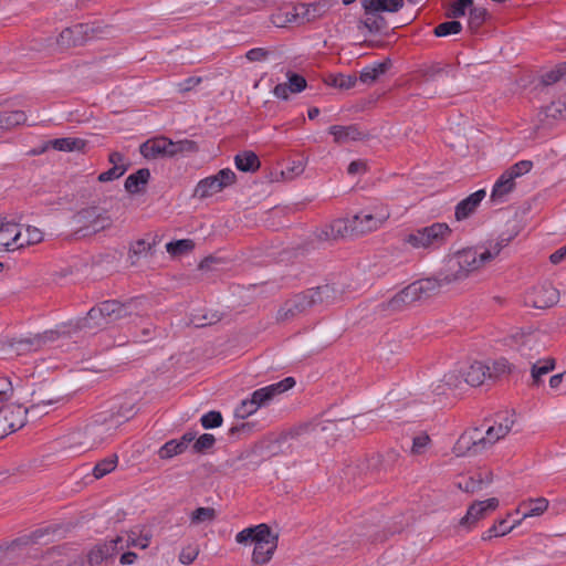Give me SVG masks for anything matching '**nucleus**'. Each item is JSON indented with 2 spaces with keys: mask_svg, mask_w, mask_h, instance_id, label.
Masks as SVG:
<instances>
[{
  "mask_svg": "<svg viewBox=\"0 0 566 566\" xmlns=\"http://www.w3.org/2000/svg\"><path fill=\"white\" fill-rule=\"evenodd\" d=\"M516 235L517 231L502 232L483 250L479 248L460 250L447 258L443 269L437 276L415 281L399 292L409 305L427 298L438 293L442 286L467 279L471 272L494 260Z\"/></svg>",
  "mask_w": 566,
  "mask_h": 566,
  "instance_id": "nucleus-1",
  "label": "nucleus"
},
{
  "mask_svg": "<svg viewBox=\"0 0 566 566\" xmlns=\"http://www.w3.org/2000/svg\"><path fill=\"white\" fill-rule=\"evenodd\" d=\"M516 235L517 231L502 232L483 250L479 248L460 250L447 258L443 269L437 276L415 281L399 292L409 305L427 298L438 293L442 286L467 279L471 272L494 260Z\"/></svg>",
  "mask_w": 566,
  "mask_h": 566,
  "instance_id": "nucleus-2",
  "label": "nucleus"
},
{
  "mask_svg": "<svg viewBox=\"0 0 566 566\" xmlns=\"http://www.w3.org/2000/svg\"><path fill=\"white\" fill-rule=\"evenodd\" d=\"M13 396V386L9 378L0 377V439L22 428L27 422V415L34 412L42 415V408L56 403L60 398L46 394L43 388L33 390L31 406L23 408L21 405L10 403Z\"/></svg>",
  "mask_w": 566,
  "mask_h": 566,
  "instance_id": "nucleus-3",
  "label": "nucleus"
},
{
  "mask_svg": "<svg viewBox=\"0 0 566 566\" xmlns=\"http://www.w3.org/2000/svg\"><path fill=\"white\" fill-rule=\"evenodd\" d=\"M143 312V298L140 297L129 298L126 302L107 300L92 307L85 317L77 319L74 329L93 332L108 323L132 316H142Z\"/></svg>",
  "mask_w": 566,
  "mask_h": 566,
  "instance_id": "nucleus-4",
  "label": "nucleus"
},
{
  "mask_svg": "<svg viewBox=\"0 0 566 566\" xmlns=\"http://www.w3.org/2000/svg\"><path fill=\"white\" fill-rule=\"evenodd\" d=\"M336 298V290L329 284L307 289L304 292L293 295L279 308L276 319L289 322L308 313L313 307L321 304H328Z\"/></svg>",
  "mask_w": 566,
  "mask_h": 566,
  "instance_id": "nucleus-5",
  "label": "nucleus"
},
{
  "mask_svg": "<svg viewBox=\"0 0 566 566\" xmlns=\"http://www.w3.org/2000/svg\"><path fill=\"white\" fill-rule=\"evenodd\" d=\"M452 230L447 223L434 222L407 234L403 241L415 249H438L450 238Z\"/></svg>",
  "mask_w": 566,
  "mask_h": 566,
  "instance_id": "nucleus-6",
  "label": "nucleus"
},
{
  "mask_svg": "<svg viewBox=\"0 0 566 566\" xmlns=\"http://www.w3.org/2000/svg\"><path fill=\"white\" fill-rule=\"evenodd\" d=\"M73 220L78 224L76 233H81L83 237L99 232L112 226V219L106 210L98 207H87L80 210L73 217Z\"/></svg>",
  "mask_w": 566,
  "mask_h": 566,
  "instance_id": "nucleus-7",
  "label": "nucleus"
},
{
  "mask_svg": "<svg viewBox=\"0 0 566 566\" xmlns=\"http://www.w3.org/2000/svg\"><path fill=\"white\" fill-rule=\"evenodd\" d=\"M117 429L116 421H111L107 415H101L84 429L85 440L82 442L86 449H93L106 441Z\"/></svg>",
  "mask_w": 566,
  "mask_h": 566,
  "instance_id": "nucleus-8",
  "label": "nucleus"
},
{
  "mask_svg": "<svg viewBox=\"0 0 566 566\" xmlns=\"http://www.w3.org/2000/svg\"><path fill=\"white\" fill-rule=\"evenodd\" d=\"M259 535L254 542L252 562L255 565L266 564L277 547V535L272 534L271 527L266 524L258 525Z\"/></svg>",
  "mask_w": 566,
  "mask_h": 566,
  "instance_id": "nucleus-9",
  "label": "nucleus"
},
{
  "mask_svg": "<svg viewBox=\"0 0 566 566\" xmlns=\"http://www.w3.org/2000/svg\"><path fill=\"white\" fill-rule=\"evenodd\" d=\"M390 217L386 208L375 209L374 211H360L352 217L353 228L356 235L365 234L379 229Z\"/></svg>",
  "mask_w": 566,
  "mask_h": 566,
  "instance_id": "nucleus-10",
  "label": "nucleus"
},
{
  "mask_svg": "<svg viewBox=\"0 0 566 566\" xmlns=\"http://www.w3.org/2000/svg\"><path fill=\"white\" fill-rule=\"evenodd\" d=\"M62 334H66L65 331H46L43 334H36L31 337L12 339L9 346L17 355H24L27 353L36 352L48 342L57 339Z\"/></svg>",
  "mask_w": 566,
  "mask_h": 566,
  "instance_id": "nucleus-11",
  "label": "nucleus"
},
{
  "mask_svg": "<svg viewBox=\"0 0 566 566\" xmlns=\"http://www.w3.org/2000/svg\"><path fill=\"white\" fill-rule=\"evenodd\" d=\"M559 300V292L551 283H543L533 287L525 295V304L534 308H548Z\"/></svg>",
  "mask_w": 566,
  "mask_h": 566,
  "instance_id": "nucleus-12",
  "label": "nucleus"
},
{
  "mask_svg": "<svg viewBox=\"0 0 566 566\" xmlns=\"http://www.w3.org/2000/svg\"><path fill=\"white\" fill-rule=\"evenodd\" d=\"M95 29L87 23H78L71 28H65L57 38V44L62 49L84 44L93 38Z\"/></svg>",
  "mask_w": 566,
  "mask_h": 566,
  "instance_id": "nucleus-13",
  "label": "nucleus"
},
{
  "mask_svg": "<svg viewBox=\"0 0 566 566\" xmlns=\"http://www.w3.org/2000/svg\"><path fill=\"white\" fill-rule=\"evenodd\" d=\"M176 145L174 142L165 136L155 137L146 140L139 147L140 154L147 159H155L158 157H175Z\"/></svg>",
  "mask_w": 566,
  "mask_h": 566,
  "instance_id": "nucleus-14",
  "label": "nucleus"
},
{
  "mask_svg": "<svg viewBox=\"0 0 566 566\" xmlns=\"http://www.w3.org/2000/svg\"><path fill=\"white\" fill-rule=\"evenodd\" d=\"M124 537L116 536L115 538L97 544L88 553V563L91 565H99L103 562H108L114 558L120 551L124 549Z\"/></svg>",
  "mask_w": 566,
  "mask_h": 566,
  "instance_id": "nucleus-15",
  "label": "nucleus"
},
{
  "mask_svg": "<svg viewBox=\"0 0 566 566\" xmlns=\"http://www.w3.org/2000/svg\"><path fill=\"white\" fill-rule=\"evenodd\" d=\"M294 378L286 377L279 382L254 390L251 395V399L255 402L254 405L259 409L261 407L268 406L275 396L285 392L286 390L294 387Z\"/></svg>",
  "mask_w": 566,
  "mask_h": 566,
  "instance_id": "nucleus-16",
  "label": "nucleus"
},
{
  "mask_svg": "<svg viewBox=\"0 0 566 566\" xmlns=\"http://www.w3.org/2000/svg\"><path fill=\"white\" fill-rule=\"evenodd\" d=\"M331 9L327 0H319L312 3H298L293 7L292 19L289 21L301 20L302 23L311 22L322 18Z\"/></svg>",
  "mask_w": 566,
  "mask_h": 566,
  "instance_id": "nucleus-17",
  "label": "nucleus"
},
{
  "mask_svg": "<svg viewBox=\"0 0 566 566\" xmlns=\"http://www.w3.org/2000/svg\"><path fill=\"white\" fill-rule=\"evenodd\" d=\"M499 506V500L491 497L485 501H478L471 504L467 514L461 518L460 525L471 528L478 521L485 517L490 512H493Z\"/></svg>",
  "mask_w": 566,
  "mask_h": 566,
  "instance_id": "nucleus-18",
  "label": "nucleus"
},
{
  "mask_svg": "<svg viewBox=\"0 0 566 566\" xmlns=\"http://www.w3.org/2000/svg\"><path fill=\"white\" fill-rule=\"evenodd\" d=\"M196 439V433L188 431L181 436L180 439H172L167 441L158 450V455L163 460H168L175 455L184 453L189 444Z\"/></svg>",
  "mask_w": 566,
  "mask_h": 566,
  "instance_id": "nucleus-19",
  "label": "nucleus"
},
{
  "mask_svg": "<svg viewBox=\"0 0 566 566\" xmlns=\"http://www.w3.org/2000/svg\"><path fill=\"white\" fill-rule=\"evenodd\" d=\"M486 192L484 189H480L455 206L454 218L457 221H463L470 218L480 206L481 201L485 198Z\"/></svg>",
  "mask_w": 566,
  "mask_h": 566,
  "instance_id": "nucleus-20",
  "label": "nucleus"
},
{
  "mask_svg": "<svg viewBox=\"0 0 566 566\" xmlns=\"http://www.w3.org/2000/svg\"><path fill=\"white\" fill-rule=\"evenodd\" d=\"M286 76L287 83H280L273 90L274 96L284 101L289 98V92L301 93L307 85L305 77L297 73L287 72Z\"/></svg>",
  "mask_w": 566,
  "mask_h": 566,
  "instance_id": "nucleus-21",
  "label": "nucleus"
},
{
  "mask_svg": "<svg viewBox=\"0 0 566 566\" xmlns=\"http://www.w3.org/2000/svg\"><path fill=\"white\" fill-rule=\"evenodd\" d=\"M354 223L350 219H337L334 220L325 230L322 231L319 238L326 240H337L339 238H347L356 235V232L353 228Z\"/></svg>",
  "mask_w": 566,
  "mask_h": 566,
  "instance_id": "nucleus-22",
  "label": "nucleus"
},
{
  "mask_svg": "<svg viewBox=\"0 0 566 566\" xmlns=\"http://www.w3.org/2000/svg\"><path fill=\"white\" fill-rule=\"evenodd\" d=\"M21 240V230L13 222L0 223V250L10 251L17 249V243Z\"/></svg>",
  "mask_w": 566,
  "mask_h": 566,
  "instance_id": "nucleus-23",
  "label": "nucleus"
},
{
  "mask_svg": "<svg viewBox=\"0 0 566 566\" xmlns=\"http://www.w3.org/2000/svg\"><path fill=\"white\" fill-rule=\"evenodd\" d=\"M329 134L334 136L336 143L343 144L347 142L361 140L366 134L359 129L357 125L340 126L333 125L329 127Z\"/></svg>",
  "mask_w": 566,
  "mask_h": 566,
  "instance_id": "nucleus-24",
  "label": "nucleus"
},
{
  "mask_svg": "<svg viewBox=\"0 0 566 566\" xmlns=\"http://www.w3.org/2000/svg\"><path fill=\"white\" fill-rule=\"evenodd\" d=\"M490 367L481 361H474L463 369V381L472 387L484 382Z\"/></svg>",
  "mask_w": 566,
  "mask_h": 566,
  "instance_id": "nucleus-25",
  "label": "nucleus"
},
{
  "mask_svg": "<svg viewBox=\"0 0 566 566\" xmlns=\"http://www.w3.org/2000/svg\"><path fill=\"white\" fill-rule=\"evenodd\" d=\"M484 474L488 478L486 480H483L482 472H475L473 475L463 479V481H460L458 485L461 490L468 493L481 491L492 482V472L485 471Z\"/></svg>",
  "mask_w": 566,
  "mask_h": 566,
  "instance_id": "nucleus-26",
  "label": "nucleus"
},
{
  "mask_svg": "<svg viewBox=\"0 0 566 566\" xmlns=\"http://www.w3.org/2000/svg\"><path fill=\"white\" fill-rule=\"evenodd\" d=\"M363 9H367L368 12L380 11V12H397L403 7V0H363Z\"/></svg>",
  "mask_w": 566,
  "mask_h": 566,
  "instance_id": "nucleus-27",
  "label": "nucleus"
},
{
  "mask_svg": "<svg viewBox=\"0 0 566 566\" xmlns=\"http://www.w3.org/2000/svg\"><path fill=\"white\" fill-rule=\"evenodd\" d=\"M514 424V419L510 417H505L503 421L499 422L496 426H491L485 431V439L489 442V447L504 438L512 429Z\"/></svg>",
  "mask_w": 566,
  "mask_h": 566,
  "instance_id": "nucleus-28",
  "label": "nucleus"
},
{
  "mask_svg": "<svg viewBox=\"0 0 566 566\" xmlns=\"http://www.w3.org/2000/svg\"><path fill=\"white\" fill-rule=\"evenodd\" d=\"M514 179L506 177L504 171L493 186L491 200L495 203L503 202L504 197L514 189Z\"/></svg>",
  "mask_w": 566,
  "mask_h": 566,
  "instance_id": "nucleus-29",
  "label": "nucleus"
},
{
  "mask_svg": "<svg viewBox=\"0 0 566 566\" xmlns=\"http://www.w3.org/2000/svg\"><path fill=\"white\" fill-rule=\"evenodd\" d=\"M235 167L240 171L254 172L260 168V159L255 153L245 150L234 157Z\"/></svg>",
  "mask_w": 566,
  "mask_h": 566,
  "instance_id": "nucleus-30",
  "label": "nucleus"
},
{
  "mask_svg": "<svg viewBox=\"0 0 566 566\" xmlns=\"http://www.w3.org/2000/svg\"><path fill=\"white\" fill-rule=\"evenodd\" d=\"M27 122V115L23 111L0 112V132L10 130Z\"/></svg>",
  "mask_w": 566,
  "mask_h": 566,
  "instance_id": "nucleus-31",
  "label": "nucleus"
},
{
  "mask_svg": "<svg viewBox=\"0 0 566 566\" xmlns=\"http://www.w3.org/2000/svg\"><path fill=\"white\" fill-rule=\"evenodd\" d=\"M150 178V171L147 168H142L136 172L129 175L125 180V189L129 193H138Z\"/></svg>",
  "mask_w": 566,
  "mask_h": 566,
  "instance_id": "nucleus-32",
  "label": "nucleus"
},
{
  "mask_svg": "<svg viewBox=\"0 0 566 566\" xmlns=\"http://www.w3.org/2000/svg\"><path fill=\"white\" fill-rule=\"evenodd\" d=\"M364 15L365 18L361 20V23L369 32L378 33L388 28L387 21L380 11L368 12L367 9H364Z\"/></svg>",
  "mask_w": 566,
  "mask_h": 566,
  "instance_id": "nucleus-33",
  "label": "nucleus"
},
{
  "mask_svg": "<svg viewBox=\"0 0 566 566\" xmlns=\"http://www.w3.org/2000/svg\"><path fill=\"white\" fill-rule=\"evenodd\" d=\"M221 190L219 179L214 176H210L198 182L195 189V197L205 199Z\"/></svg>",
  "mask_w": 566,
  "mask_h": 566,
  "instance_id": "nucleus-34",
  "label": "nucleus"
},
{
  "mask_svg": "<svg viewBox=\"0 0 566 566\" xmlns=\"http://www.w3.org/2000/svg\"><path fill=\"white\" fill-rule=\"evenodd\" d=\"M457 457L475 455L480 452V448L475 444L469 433L463 432L453 447Z\"/></svg>",
  "mask_w": 566,
  "mask_h": 566,
  "instance_id": "nucleus-35",
  "label": "nucleus"
},
{
  "mask_svg": "<svg viewBox=\"0 0 566 566\" xmlns=\"http://www.w3.org/2000/svg\"><path fill=\"white\" fill-rule=\"evenodd\" d=\"M51 148L60 151L82 150L86 143L81 138L63 137L49 140Z\"/></svg>",
  "mask_w": 566,
  "mask_h": 566,
  "instance_id": "nucleus-36",
  "label": "nucleus"
},
{
  "mask_svg": "<svg viewBox=\"0 0 566 566\" xmlns=\"http://www.w3.org/2000/svg\"><path fill=\"white\" fill-rule=\"evenodd\" d=\"M217 518V511L213 507H198L190 514V524L199 525L211 523Z\"/></svg>",
  "mask_w": 566,
  "mask_h": 566,
  "instance_id": "nucleus-37",
  "label": "nucleus"
},
{
  "mask_svg": "<svg viewBox=\"0 0 566 566\" xmlns=\"http://www.w3.org/2000/svg\"><path fill=\"white\" fill-rule=\"evenodd\" d=\"M555 368V360L552 358L538 360L532 365V378L534 385H539L541 377L548 374Z\"/></svg>",
  "mask_w": 566,
  "mask_h": 566,
  "instance_id": "nucleus-38",
  "label": "nucleus"
},
{
  "mask_svg": "<svg viewBox=\"0 0 566 566\" xmlns=\"http://www.w3.org/2000/svg\"><path fill=\"white\" fill-rule=\"evenodd\" d=\"M124 537V548L129 547H138L140 549H145L149 546L150 543V535L148 534H137L136 532L132 531L126 534Z\"/></svg>",
  "mask_w": 566,
  "mask_h": 566,
  "instance_id": "nucleus-39",
  "label": "nucleus"
},
{
  "mask_svg": "<svg viewBox=\"0 0 566 566\" xmlns=\"http://www.w3.org/2000/svg\"><path fill=\"white\" fill-rule=\"evenodd\" d=\"M356 81L357 78L355 75L331 74L327 76L325 82L327 85L337 88L349 90L355 85Z\"/></svg>",
  "mask_w": 566,
  "mask_h": 566,
  "instance_id": "nucleus-40",
  "label": "nucleus"
},
{
  "mask_svg": "<svg viewBox=\"0 0 566 566\" xmlns=\"http://www.w3.org/2000/svg\"><path fill=\"white\" fill-rule=\"evenodd\" d=\"M136 415L135 406L133 403L123 405L117 411L108 413L111 421H116L117 428L132 419Z\"/></svg>",
  "mask_w": 566,
  "mask_h": 566,
  "instance_id": "nucleus-41",
  "label": "nucleus"
},
{
  "mask_svg": "<svg viewBox=\"0 0 566 566\" xmlns=\"http://www.w3.org/2000/svg\"><path fill=\"white\" fill-rule=\"evenodd\" d=\"M43 240V232L32 226L25 228V233L21 232V240L17 243V249L23 248L24 245L36 244Z\"/></svg>",
  "mask_w": 566,
  "mask_h": 566,
  "instance_id": "nucleus-42",
  "label": "nucleus"
},
{
  "mask_svg": "<svg viewBox=\"0 0 566 566\" xmlns=\"http://www.w3.org/2000/svg\"><path fill=\"white\" fill-rule=\"evenodd\" d=\"M117 455L113 454L108 458H105L96 463V465L93 469V475L96 479H101L105 476L106 474L111 473L113 470H115L117 465Z\"/></svg>",
  "mask_w": 566,
  "mask_h": 566,
  "instance_id": "nucleus-43",
  "label": "nucleus"
},
{
  "mask_svg": "<svg viewBox=\"0 0 566 566\" xmlns=\"http://www.w3.org/2000/svg\"><path fill=\"white\" fill-rule=\"evenodd\" d=\"M518 523L520 522H516L513 525L507 526V521L505 518L501 520L497 524H494L482 534V539L490 541L493 537L504 536L505 534L510 533Z\"/></svg>",
  "mask_w": 566,
  "mask_h": 566,
  "instance_id": "nucleus-44",
  "label": "nucleus"
},
{
  "mask_svg": "<svg viewBox=\"0 0 566 566\" xmlns=\"http://www.w3.org/2000/svg\"><path fill=\"white\" fill-rule=\"evenodd\" d=\"M566 82V63L557 66L555 70H551L541 76V82L545 86L553 85L557 82Z\"/></svg>",
  "mask_w": 566,
  "mask_h": 566,
  "instance_id": "nucleus-45",
  "label": "nucleus"
},
{
  "mask_svg": "<svg viewBox=\"0 0 566 566\" xmlns=\"http://www.w3.org/2000/svg\"><path fill=\"white\" fill-rule=\"evenodd\" d=\"M462 31V24L461 22L457 20L447 21L443 23L438 24L434 30L433 34L438 38L448 36L452 34H458Z\"/></svg>",
  "mask_w": 566,
  "mask_h": 566,
  "instance_id": "nucleus-46",
  "label": "nucleus"
},
{
  "mask_svg": "<svg viewBox=\"0 0 566 566\" xmlns=\"http://www.w3.org/2000/svg\"><path fill=\"white\" fill-rule=\"evenodd\" d=\"M193 248L195 243L189 239L177 240L166 244L167 252L174 256L190 252Z\"/></svg>",
  "mask_w": 566,
  "mask_h": 566,
  "instance_id": "nucleus-47",
  "label": "nucleus"
},
{
  "mask_svg": "<svg viewBox=\"0 0 566 566\" xmlns=\"http://www.w3.org/2000/svg\"><path fill=\"white\" fill-rule=\"evenodd\" d=\"M525 507H527V511L523 513V517L528 516H537L543 514L547 507H548V501L545 497H538L535 500H530V502L526 504H523Z\"/></svg>",
  "mask_w": 566,
  "mask_h": 566,
  "instance_id": "nucleus-48",
  "label": "nucleus"
},
{
  "mask_svg": "<svg viewBox=\"0 0 566 566\" xmlns=\"http://www.w3.org/2000/svg\"><path fill=\"white\" fill-rule=\"evenodd\" d=\"M409 304L405 302V297L400 292L395 294L388 302L381 303L379 306L382 311L399 312L407 307Z\"/></svg>",
  "mask_w": 566,
  "mask_h": 566,
  "instance_id": "nucleus-49",
  "label": "nucleus"
},
{
  "mask_svg": "<svg viewBox=\"0 0 566 566\" xmlns=\"http://www.w3.org/2000/svg\"><path fill=\"white\" fill-rule=\"evenodd\" d=\"M216 443V438L211 433L201 434L193 443L192 449L196 453H205Z\"/></svg>",
  "mask_w": 566,
  "mask_h": 566,
  "instance_id": "nucleus-50",
  "label": "nucleus"
},
{
  "mask_svg": "<svg viewBox=\"0 0 566 566\" xmlns=\"http://www.w3.org/2000/svg\"><path fill=\"white\" fill-rule=\"evenodd\" d=\"M533 167V163L531 160H521L516 164H514L512 167H510L506 172V177L515 178L521 177L525 174H527Z\"/></svg>",
  "mask_w": 566,
  "mask_h": 566,
  "instance_id": "nucleus-51",
  "label": "nucleus"
},
{
  "mask_svg": "<svg viewBox=\"0 0 566 566\" xmlns=\"http://www.w3.org/2000/svg\"><path fill=\"white\" fill-rule=\"evenodd\" d=\"M222 421H223V418H222L221 412L214 411V410L205 413L200 419L201 426L205 429L218 428L222 424Z\"/></svg>",
  "mask_w": 566,
  "mask_h": 566,
  "instance_id": "nucleus-52",
  "label": "nucleus"
},
{
  "mask_svg": "<svg viewBox=\"0 0 566 566\" xmlns=\"http://www.w3.org/2000/svg\"><path fill=\"white\" fill-rule=\"evenodd\" d=\"M473 6V1L472 0H458L455 2H453L448 12H447V17L448 18H461L465 14V10L468 8H471Z\"/></svg>",
  "mask_w": 566,
  "mask_h": 566,
  "instance_id": "nucleus-53",
  "label": "nucleus"
},
{
  "mask_svg": "<svg viewBox=\"0 0 566 566\" xmlns=\"http://www.w3.org/2000/svg\"><path fill=\"white\" fill-rule=\"evenodd\" d=\"M486 17V10L483 8H470L469 14V28L472 30H476L484 22Z\"/></svg>",
  "mask_w": 566,
  "mask_h": 566,
  "instance_id": "nucleus-54",
  "label": "nucleus"
},
{
  "mask_svg": "<svg viewBox=\"0 0 566 566\" xmlns=\"http://www.w3.org/2000/svg\"><path fill=\"white\" fill-rule=\"evenodd\" d=\"M511 371V365L505 358H500L493 363L492 368L490 367V370L486 371L489 378H497L504 374H507Z\"/></svg>",
  "mask_w": 566,
  "mask_h": 566,
  "instance_id": "nucleus-55",
  "label": "nucleus"
},
{
  "mask_svg": "<svg viewBox=\"0 0 566 566\" xmlns=\"http://www.w3.org/2000/svg\"><path fill=\"white\" fill-rule=\"evenodd\" d=\"M254 403L255 402L251 398L242 400L241 403L234 410L235 417L240 419H245L249 416L253 415L258 410Z\"/></svg>",
  "mask_w": 566,
  "mask_h": 566,
  "instance_id": "nucleus-56",
  "label": "nucleus"
},
{
  "mask_svg": "<svg viewBox=\"0 0 566 566\" xmlns=\"http://www.w3.org/2000/svg\"><path fill=\"white\" fill-rule=\"evenodd\" d=\"M314 429L315 428L313 426H311L308 423H303V424L296 426L294 428H291L290 430L284 432L281 437V440L287 441L290 439H297Z\"/></svg>",
  "mask_w": 566,
  "mask_h": 566,
  "instance_id": "nucleus-57",
  "label": "nucleus"
},
{
  "mask_svg": "<svg viewBox=\"0 0 566 566\" xmlns=\"http://www.w3.org/2000/svg\"><path fill=\"white\" fill-rule=\"evenodd\" d=\"M451 66L449 64H442V63H433L424 69L421 70V74L427 80H434L440 74L449 70Z\"/></svg>",
  "mask_w": 566,
  "mask_h": 566,
  "instance_id": "nucleus-58",
  "label": "nucleus"
},
{
  "mask_svg": "<svg viewBox=\"0 0 566 566\" xmlns=\"http://www.w3.org/2000/svg\"><path fill=\"white\" fill-rule=\"evenodd\" d=\"M546 117L562 118L566 115V102H553L551 105L545 107Z\"/></svg>",
  "mask_w": 566,
  "mask_h": 566,
  "instance_id": "nucleus-59",
  "label": "nucleus"
},
{
  "mask_svg": "<svg viewBox=\"0 0 566 566\" xmlns=\"http://www.w3.org/2000/svg\"><path fill=\"white\" fill-rule=\"evenodd\" d=\"M259 530L258 528V525L254 526V527H248V528H244L242 530L241 532H239L235 536V541L239 543V544H245L248 543L249 541L251 542H255L256 539V535H259Z\"/></svg>",
  "mask_w": 566,
  "mask_h": 566,
  "instance_id": "nucleus-60",
  "label": "nucleus"
},
{
  "mask_svg": "<svg viewBox=\"0 0 566 566\" xmlns=\"http://www.w3.org/2000/svg\"><path fill=\"white\" fill-rule=\"evenodd\" d=\"M443 380L450 388H460L463 381V369L450 371L444 375Z\"/></svg>",
  "mask_w": 566,
  "mask_h": 566,
  "instance_id": "nucleus-61",
  "label": "nucleus"
},
{
  "mask_svg": "<svg viewBox=\"0 0 566 566\" xmlns=\"http://www.w3.org/2000/svg\"><path fill=\"white\" fill-rule=\"evenodd\" d=\"M126 171V167H112L108 170L99 174L98 181L101 182H107L115 179H118L120 176L124 175Z\"/></svg>",
  "mask_w": 566,
  "mask_h": 566,
  "instance_id": "nucleus-62",
  "label": "nucleus"
},
{
  "mask_svg": "<svg viewBox=\"0 0 566 566\" xmlns=\"http://www.w3.org/2000/svg\"><path fill=\"white\" fill-rule=\"evenodd\" d=\"M174 145H176V156L185 153H196L198 150L197 143L190 139L174 142Z\"/></svg>",
  "mask_w": 566,
  "mask_h": 566,
  "instance_id": "nucleus-63",
  "label": "nucleus"
},
{
  "mask_svg": "<svg viewBox=\"0 0 566 566\" xmlns=\"http://www.w3.org/2000/svg\"><path fill=\"white\" fill-rule=\"evenodd\" d=\"M214 177L219 179L222 189L235 181V174L230 168L221 169Z\"/></svg>",
  "mask_w": 566,
  "mask_h": 566,
  "instance_id": "nucleus-64",
  "label": "nucleus"
}]
</instances>
